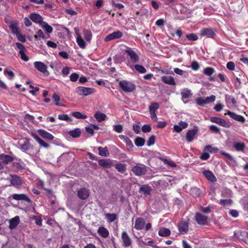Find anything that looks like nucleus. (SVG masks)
<instances>
[{"instance_id": "nucleus-1", "label": "nucleus", "mask_w": 248, "mask_h": 248, "mask_svg": "<svg viewBox=\"0 0 248 248\" xmlns=\"http://www.w3.org/2000/svg\"><path fill=\"white\" fill-rule=\"evenodd\" d=\"M119 86L125 93L132 92L136 88V86L133 83L125 80L120 81L119 83Z\"/></svg>"}, {"instance_id": "nucleus-2", "label": "nucleus", "mask_w": 248, "mask_h": 248, "mask_svg": "<svg viewBox=\"0 0 248 248\" xmlns=\"http://www.w3.org/2000/svg\"><path fill=\"white\" fill-rule=\"evenodd\" d=\"M131 170L136 176H142L146 174L147 168L143 164H138L132 167Z\"/></svg>"}, {"instance_id": "nucleus-3", "label": "nucleus", "mask_w": 248, "mask_h": 248, "mask_svg": "<svg viewBox=\"0 0 248 248\" xmlns=\"http://www.w3.org/2000/svg\"><path fill=\"white\" fill-rule=\"evenodd\" d=\"M76 93L82 96H87L95 93V90L94 88L84 87H78L76 89Z\"/></svg>"}, {"instance_id": "nucleus-4", "label": "nucleus", "mask_w": 248, "mask_h": 248, "mask_svg": "<svg viewBox=\"0 0 248 248\" xmlns=\"http://www.w3.org/2000/svg\"><path fill=\"white\" fill-rule=\"evenodd\" d=\"M200 34L202 36L212 39H215L217 37L216 30L210 28L202 29L200 31Z\"/></svg>"}, {"instance_id": "nucleus-5", "label": "nucleus", "mask_w": 248, "mask_h": 248, "mask_svg": "<svg viewBox=\"0 0 248 248\" xmlns=\"http://www.w3.org/2000/svg\"><path fill=\"white\" fill-rule=\"evenodd\" d=\"M75 33L77 36L76 41L80 48L84 49L87 46V43H85L82 37L79 34V30L78 27H75L74 29Z\"/></svg>"}, {"instance_id": "nucleus-6", "label": "nucleus", "mask_w": 248, "mask_h": 248, "mask_svg": "<svg viewBox=\"0 0 248 248\" xmlns=\"http://www.w3.org/2000/svg\"><path fill=\"white\" fill-rule=\"evenodd\" d=\"M210 120L212 123L218 124L223 127L229 128L230 127V124L229 123L219 117H212L210 118Z\"/></svg>"}, {"instance_id": "nucleus-7", "label": "nucleus", "mask_w": 248, "mask_h": 248, "mask_svg": "<svg viewBox=\"0 0 248 248\" xmlns=\"http://www.w3.org/2000/svg\"><path fill=\"white\" fill-rule=\"evenodd\" d=\"M34 66L35 68L37 69L39 72L42 73L46 75H48V72L47 70V66L43 62H34Z\"/></svg>"}, {"instance_id": "nucleus-8", "label": "nucleus", "mask_w": 248, "mask_h": 248, "mask_svg": "<svg viewBox=\"0 0 248 248\" xmlns=\"http://www.w3.org/2000/svg\"><path fill=\"white\" fill-rule=\"evenodd\" d=\"M189 222L188 220L181 221L178 224V230L181 234L187 233Z\"/></svg>"}, {"instance_id": "nucleus-9", "label": "nucleus", "mask_w": 248, "mask_h": 248, "mask_svg": "<svg viewBox=\"0 0 248 248\" xmlns=\"http://www.w3.org/2000/svg\"><path fill=\"white\" fill-rule=\"evenodd\" d=\"M198 131V127L196 125L194 126L192 129L188 130L186 134V140L189 142L193 141L194 139V137L197 134Z\"/></svg>"}, {"instance_id": "nucleus-10", "label": "nucleus", "mask_w": 248, "mask_h": 248, "mask_svg": "<svg viewBox=\"0 0 248 248\" xmlns=\"http://www.w3.org/2000/svg\"><path fill=\"white\" fill-rule=\"evenodd\" d=\"M90 194L89 189L85 187H83L78 190L77 196L79 199L83 200H86L88 198Z\"/></svg>"}, {"instance_id": "nucleus-11", "label": "nucleus", "mask_w": 248, "mask_h": 248, "mask_svg": "<svg viewBox=\"0 0 248 248\" xmlns=\"http://www.w3.org/2000/svg\"><path fill=\"white\" fill-rule=\"evenodd\" d=\"M125 52L129 56L131 61L133 62L136 63L138 62L139 60V57L132 48L128 47H127L126 49L125 50Z\"/></svg>"}, {"instance_id": "nucleus-12", "label": "nucleus", "mask_w": 248, "mask_h": 248, "mask_svg": "<svg viewBox=\"0 0 248 248\" xmlns=\"http://www.w3.org/2000/svg\"><path fill=\"white\" fill-rule=\"evenodd\" d=\"M227 113H225V115H228L232 119L242 123H244L245 121V118L241 116L236 114L233 112H232L229 110H226Z\"/></svg>"}, {"instance_id": "nucleus-13", "label": "nucleus", "mask_w": 248, "mask_h": 248, "mask_svg": "<svg viewBox=\"0 0 248 248\" xmlns=\"http://www.w3.org/2000/svg\"><path fill=\"white\" fill-rule=\"evenodd\" d=\"M12 197L16 201H24L29 203L31 202V200L25 194H14Z\"/></svg>"}, {"instance_id": "nucleus-14", "label": "nucleus", "mask_w": 248, "mask_h": 248, "mask_svg": "<svg viewBox=\"0 0 248 248\" xmlns=\"http://www.w3.org/2000/svg\"><path fill=\"white\" fill-rule=\"evenodd\" d=\"M123 34L120 31H116L107 36L105 38V41L108 42L112 40L119 39L121 38Z\"/></svg>"}, {"instance_id": "nucleus-15", "label": "nucleus", "mask_w": 248, "mask_h": 248, "mask_svg": "<svg viewBox=\"0 0 248 248\" xmlns=\"http://www.w3.org/2000/svg\"><path fill=\"white\" fill-rule=\"evenodd\" d=\"M195 219L199 224L205 225L207 222L208 217L206 216L198 213L195 215Z\"/></svg>"}, {"instance_id": "nucleus-16", "label": "nucleus", "mask_w": 248, "mask_h": 248, "mask_svg": "<svg viewBox=\"0 0 248 248\" xmlns=\"http://www.w3.org/2000/svg\"><path fill=\"white\" fill-rule=\"evenodd\" d=\"M30 18L33 22L38 24L40 25L42 24V23L44 22L42 16L39 14L36 13L31 14L30 15Z\"/></svg>"}, {"instance_id": "nucleus-17", "label": "nucleus", "mask_w": 248, "mask_h": 248, "mask_svg": "<svg viewBox=\"0 0 248 248\" xmlns=\"http://www.w3.org/2000/svg\"><path fill=\"white\" fill-rule=\"evenodd\" d=\"M11 177L10 182L13 186L17 187L22 184V181L20 177L14 175H11Z\"/></svg>"}, {"instance_id": "nucleus-18", "label": "nucleus", "mask_w": 248, "mask_h": 248, "mask_svg": "<svg viewBox=\"0 0 248 248\" xmlns=\"http://www.w3.org/2000/svg\"><path fill=\"white\" fill-rule=\"evenodd\" d=\"M122 239L123 240V245L124 247H128L131 245V239L125 232H124L122 233Z\"/></svg>"}, {"instance_id": "nucleus-19", "label": "nucleus", "mask_w": 248, "mask_h": 248, "mask_svg": "<svg viewBox=\"0 0 248 248\" xmlns=\"http://www.w3.org/2000/svg\"><path fill=\"white\" fill-rule=\"evenodd\" d=\"M162 81L165 84L174 86L176 84L174 78L170 76H163L161 77Z\"/></svg>"}, {"instance_id": "nucleus-20", "label": "nucleus", "mask_w": 248, "mask_h": 248, "mask_svg": "<svg viewBox=\"0 0 248 248\" xmlns=\"http://www.w3.org/2000/svg\"><path fill=\"white\" fill-rule=\"evenodd\" d=\"M145 226V221L141 217H138L135 220L134 227L137 230L142 229Z\"/></svg>"}, {"instance_id": "nucleus-21", "label": "nucleus", "mask_w": 248, "mask_h": 248, "mask_svg": "<svg viewBox=\"0 0 248 248\" xmlns=\"http://www.w3.org/2000/svg\"><path fill=\"white\" fill-rule=\"evenodd\" d=\"M20 219L18 216H16L9 220V228L11 230L15 229L19 223Z\"/></svg>"}, {"instance_id": "nucleus-22", "label": "nucleus", "mask_w": 248, "mask_h": 248, "mask_svg": "<svg viewBox=\"0 0 248 248\" xmlns=\"http://www.w3.org/2000/svg\"><path fill=\"white\" fill-rule=\"evenodd\" d=\"M82 35L85 43H90L93 36L91 31L90 30H84L82 31Z\"/></svg>"}, {"instance_id": "nucleus-23", "label": "nucleus", "mask_w": 248, "mask_h": 248, "mask_svg": "<svg viewBox=\"0 0 248 248\" xmlns=\"http://www.w3.org/2000/svg\"><path fill=\"white\" fill-rule=\"evenodd\" d=\"M38 132L44 139L48 140H52L54 139V136L52 134L43 129L38 130Z\"/></svg>"}, {"instance_id": "nucleus-24", "label": "nucleus", "mask_w": 248, "mask_h": 248, "mask_svg": "<svg viewBox=\"0 0 248 248\" xmlns=\"http://www.w3.org/2000/svg\"><path fill=\"white\" fill-rule=\"evenodd\" d=\"M151 190L152 188L151 186L147 185H144L140 186L139 189V192L145 195H148L150 194Z\"/></svg>"}, {"instance_id": "nucleus-25", "label": "nucleus", "mask_w": 248, "mask_h": 248, "mask_svg": "<svg viewBox=\"0 0 248 248\" xmlns=\"http://www.w3.org/2000/svg\"><path fill=\"white\" fill-rule=\"evenodd\" d=\"M203 175L210 181L214 182L217 181V178L213 173L210 170L203 171Z\"/></svg>"}, {"instance_id": "nucleus-26", "label": "nucleus", "mask_w": 248, "mask_h": 248, "mask_svg": "<svg viewBox=\"0 0 248 248\" xmlns=\"http://www.w3.org/2000/svg\"><path fill=\"white\" fill-rule=\"evenodd\" d=\"M98 164L103 167L110 168L112 162L109 159H102L98 161Z\"/></svg>"}, {"instance_id": "nucleus-27", "label": "nucleus", "mask_w": 248, "mask_h": 248, "mask_svg": "<svg viewBox=\"0 0 248 248\" xmlns=\"http://www.w3.org/2000/svg\"><path fill=\"white\" fill-rule=\"evenodd\" d=\"M233 147L237 151L243 152L246 148V145L243 142H235L233 143Z\"/></svg>"}, {"instance_id": "nucleus-28", "label": "nucleus", "mask_w": 248, "mask_h": 248, "mask_svg": "<svg viewBox=\"0 0 248 248\" xmlns=\"http://www.w3.org/2000/svg\"><path fill=\"white\" fill-rule=\"evenodd\" d=\"M94 117L98 122H101L107 119V115L99 111H97L95 113Z\"/></svg>"}, {"instance_id": "nucleus-29", "label": "nucleus", "mask_w": 248, "mask_h": 248, "mask_svg": "<svg viewBox=\"0 0 248 248\" xmlns=\"http://www.w3.org/2000/svg\"><path fill=\"white\" fill-rule=\"evenodd\" d=\"M98 234L103 238H107L109 235L108 231L104 227H100L97 230Z\"/></svg>"}, {"instance_id": "nucleus-30", "label": "nucleus", "mask_w": 248, "mask_h": 248, "mask_svg": "<svg viewBox=\"0 0 248 248\" xmlns=\"http://www.w3.org/2000/svg\"><path fill=\"white\" fill-rule=\"evenodd\" d=\"M0 159L3 161V162L5 164H7L13 161V158L11 156L4 154H2L0 155Z\"/></svg>"}, {"instance_id": "nucleus-31", "label": "nucleus", "mask_w": 248, "mask_h": 248, "mask_svg": "<svg viewBox=\"0 0 248 248\" xmlns=\"http://www.w3.org/2000/svg\"><path fill=\"white\" fill-rule=\"evenodd\" d=\"M181 94L183 99H186L192 95L191 91L187 88L182 90Z\"/></svg>"}, {"instance_id": "nucleus-32", "label": "nucleus", "mask_w": 248, "mask_h": 248, "mask_svg": "<svg viewBox=\"0 0 248 248\" xmlns=\"http://www.w3.org/2000/svg\"><path fill=\"white\" fill-rule=\"evenodd\" d=\"M99 155L101 156L107 157L109 155V152L107 147H102L101 146L98 148Z\"/></svg>"}, {"instance_id": "nucleus-33", "label": "nucleus", "mask_w": 248, "mask_h": 248, "mask_svg": "<svg viewBox=\"0 0 248 248\" xmlns=\"http://www.w3.org/2000/svg\"><path fill=\"white\" fill-rule=\"evenodd\" d=\"M128 65L131 69H132L133 67L134 66L135 69L140 73L144 74L146 72V69L142 65L139 64H136L134 66L130 64Z\"/></svg>"}, {"instance_id": "nucleus-34", "label": "nucleus", "mask_w": 248, "mask_h": 248, "mask_svg": "<svg viewBox=\"0 0 248 248\" xmlns=\"http://www.w3.org/2000/svg\"><path fill=\"white\" fill-rule=\"evenodd\" d=\"M170 234V231L167 228H161L158 231V235L160 236L166 237Z\"/></svg>"}, {"instance_id": "nucleus-35", "label": "nucleus", "mask_w": 248, "mask_h": 248, "mask_svg": "<svg viewBox=\"0 0 248 248\" xmlns=\"http://www.w3.org/2000/svg\"><path fill=\"white\" fill-rule=\"evenodd\" d=\"M30 148V140L26 139L24 143L20 145V149L23 151H27Z\"/></svg>"}, {"instance_id": "nucleus-36", "label": "nucleus", "mask_w": 248, "mask_h": 248, "mask_svg": "<svg viewBox=\"0 0 248 248\" xmlns=\"http://www.w3.org/2000/svg\"><path fill=\"white\" fill-rule=\"evenodd\" d=\"M68 134L73 138H76L80 136L81 131L79 128H76L74 130L70 131Z\"/></svg>"}, {"instance_id": "nucleus-37", "label": "nucleus", "mask_w": 248, "mask_h": 248, "mask_svg": "<svg viewBox=\"0 0 248 248\" xmlns=\"http://www.w3.org/2000/svg\"><path fill=\"white\" fill-rule=\"evenodd\" d=\"M218 149L216 147H213L212 145H206L204 148V151H208L211 153H216L218 152Z\"/></svg>"}, {"instance_id": "nucleus-38", "label": "nucleus", "mask_w": 248, "mask_h": 248, "mask_svg": "<svg viewBox=\"0 0 248 248\" xmlns=\"http://www.w3.org/2000/svg\"><path fill=\"white\" fill-rule=\"evenodd\" d=\"M43 29H45L46 32L48 33H50L53 31V28L51 26L49 25L47 23L44 22L42 23V24L40 25Z\"/></svg>"}, {"instance_id": "nucleus-39", "label": "nucleus", "mask_w": 248, "mask_h": 248, "mask_svg": "<svg viewBox=\"0 0 248 248\" xmlns=\"http://www.w3.org/2000/svg\"><path fill=\"white\" fill-rule=\"evenodd\" d=\"M72 115L76 118L79 119H84L87 118L86 115L78 111L72 112Z\"/></svg>"}, {"instance_id": "nucleus-40", "label": "nucleus", "mask_w": 248, "mask_h": 248, "mask_svg": "<svg viewBox=\"0 0 248 248\" xmlns=\"http://www.w3.org/2000/svg\"><path fill=\"white\" fill-rule=\"evenodd\" d=\"M145 140L141 137H137L135 140V144L138 147H141L144 145Z\"/></svg>"}, {"instance_id": "nucleus-41", "label": "nucleus", "mask_w": 248, "mask_h": 248, "mask_svg": "<svg viewBox=\"0 0 248 248\" xmlns=\"http://www.w3.org/2000/svg\"><path fill=\"white\" fill-rule=\"evenodd\" d=\"M115 167L116 169L121 173H123L126 170V167L124 164H117L115 165Z\"/></svg>"}, {"instance_id": "nucleus-42", "label": "nucleus", "mask_w": 248, "mask_h": 248, "mask_svg": "<svg viewBox=\"0 0 248 248\" xmlns=\"http://www.w3.org/2000/svg\"><path fill=\"white\" fill-rule=\"evenodd\" d=\"M9 28H10V30L11 31V32L13 34H17L18 33H19L20 32L19 30V29L17 27V26L15 23H12V24H11L10 25Z\"/></svg>"}, {"instance_id": "nucleus-43", "label": "nucleus", "mask_w": 248, "mask_h": 248, "mask_svg": "<svg viewBox=\"0 0 248 248\" xmlns=\"http://www.w3.org/2000/svg\"><path fill=\"white\" fill-rule=\"evenodd\" d=\"M105 216L108 222H112L117 218V215L115 214H106Z\"/></svg>"}, {"instance_id": "nucleus-44", "label": "nucleus", "mask_w": 248, "mask_h": 248, "mask_svg": "<svg viewBox=\"0 0 248 248\" xmlns=\"http://www.w3.org/2000/svg\"><path fill=\"white\" fill-rule=\"evenodd\" d=\"M186 37L189 41H196L198 39V35L193 33H191L186 34Z\"/></svg>"}, {"instance_id": "nucleus-45", "label": "nucleus", "mask_w": 248, "mask_h": 248, "mask_svg": "<svg viewBox=\"0 0 248 248\" xmlns=\"http://www.w3.org/2000/svg\"><path fill=\"white\" fill-rule=\"evenodd\" d=\"M159 108V105L157 103H152L150 105L149 109L150 112H155Z\"/></svg>"}, {"instance_id": "nucleus-46", "label": "nucleus", "mask_w": 248, "mask_h": 248, "mask_svg": "<svg viewBox=\"0 0 248 248\" xmlns=\"http://www.w3.org/2000/svg\"><path fill=\"white\" fill-rule=\"evenodd\" d=\"M58 119L60 120L70 122L72 119L68 116L67 114H60L58 115Z\"/></svg>"}, {"instance_id": "nucleus-47", "label": "nucleus", "mask_w": 248, "mask_h": 248, "mask_svg": "<svg viewBox=\"0 0 248 248\" xmlns=\"http://www.w3.org/2000/svg\"><path fill=\"white\" fill-rule=\"evenodd\" d=\"M52 98L55 102H56V105L58 106H63V104L61 103H59L60 97L58 94L55 93L52 95Z\"/></svg>"}, {"instance_id": "nucleus-48", "label": "nucleus", "mask_w": 248, "mask_h": 248, "mask_svg": "<svg viewBox=\"0 0 248 248\" xmlns=\"http://www.w3.org/2000/svg\"><path fill=\"white\" fill-rule=\"evenodd\" d=\"M215 72V70L212 67H207L204 69L203 73L207 76H211Z\"/></svg>"}, {"instance_id": "nucleus-49", "label": "nucleus", "mask_w": 248, "mask_h": 248, "mask_svg": "<svg viewBox=\"0 0 248 248\" xmlns=\"http://www.w3.org/2000/svg\"><path fill=\"white\" fill-rule=\"evenodd\" d=\"M161 160L165 164L167 165H168L171 167L174 168L176 166V164L175 162L173 161L169 160L165 158H161Z\"/></svg>"}, {"instance_id": "nucleus-50", "label": "nucleus", "mask_w": 248, "mask_h": 248, "mask_svg": "<svg viewBox=\"0 0 248 248\" xmlns=\"http://www.w3.org/2000/svg\"><path fill=\"white\" fill-rule=\"evenodd\" d=\"M119 137L121 139H124L126 145L128 146L132 147L133 146V143L131 140L127 137L124 135H120Z\"/></svg>"}, {"instance_id": "nucleus-51", "label": "nucleus", "mask_w": 248, "mask_h": 248, "mask_svg": "<svg viewBox=\"0 0 248 248\" xmlns=\"http://www.w3.org/2000/svg\"><path fill=\"white\" fill-rule=\"evenodd\" d=\"M196 102L197 104L200 106H203L205 104H206L205 100V98L202 97H199L196 99Z\"/></svg>"}, {"instance_id": "nucleus-52", "label": "nucleus", "mask_w": 248, "mask_h": 248, "mask_svg": "<svg viewBox=\"0 0 248 248\" xmlns=\"http://www.w3.org/2000/svg\"><path fill=\"white\" fill-rule=\"evenodd\" d=\"M113 127V130L118 133H122L123 130V126L121 124L114 125Z\"/></svg>"}, {"instance_id": "nucleus-53", "label": "nucleus", "mask_w": 248, "mask_h": 248, "mask_svg": "<svg viewBox=\"0 0 248 248\" xmlns=\"http://www.w3.org/2000/svg\"><path fill=\"white\" fill-rule=\"evenodd\" d=\"M216 100V96L212 95L210 96H207L205 98V102L206 104H209L214 102Z\"/></svg>"}, {"instance_id": "nucleus-54", "label": "nucleus", "mask_w": 248, "mask_h": 248, "mask_svg": "<svg viewBox=\"0 0 248 248\" xmlns=\"http://www.w3.org/2000/svg\"><path fill=\"white\" fill-rule=\"evenodd\" d=\"M190 67L194 71H197L200 68L199 63L196 61H193L191 62Z\"/></svg>"}, {"instance_id": "nucleus-55", "label": "nucleus", "mask_w": 248, "mask_h": 248, "mask_svg": "<svg viewBox=\"0 0 248 248\" xmlns=\"http://www.w3.org/2000/svg\"><path fill=\"white\" fill-rule=\"evenodd\" d=\"M232 202V201L230 199L220 200L219 201V203L221 205L226 206L231 204Z\"/></svg>"}, {"instance_id": "nucleus-56", "label": "nucleus", "mask_w": 248, "mask_h": 248, "mask_svg": "<svg viewBox=\"0 0 248 248\" xmlns=\"http://www.w3.org/2000/svg\"><path fill=\"white\" fill-rule=\"evenodd\" d=\"M16 45L17 48L19 49V53H21L22 52H25L26 48L22 44L19 43H16Z\"/></svg>"}, {"instance_id": "nucleus-57", "label": "nucleus", "mask_w": 248, "mask_h": 248, "mask_svg": "<svg viewBox=\"0 0 248 248\" xmlns=\"http://www.w3.org/2000/svg\"><path fill=\"white\" fill-rule=\"evenodd\" d=\"M155 136L154 135L151 136L149 137L147 140V145L148 146H151L155 143Z\"/></svg>"}, {"instance_id": "nucleus-58", "label": "nucleus", "mask_w": 248, "mask_h": 248, "mask_svg": "<svg viewBox=\"0 0 248 248\" xmlns=\"http://www.w3.org/2000/svg\"><path fill=\"white\" fill-rule=\"evenodd\" d=\"M151 129V127L148 124H144L141 127V130L144 133L150 132Z\"/></svg>"}, {"instance_id": "nucleus-59", "label": "nucleus", "mask_w": 248, "mask_h": 248, "mask_svg": "<svg viewBox=\"0 0 248 248\" xmlns=\"http://www.w3.org/2000/svg\"><path fill=\"white\" fill-rule=\"evenodd\" d=\"M32 218L35 221V223L37 225H38L39 226H42V219L40 217L34 216Z\"/></svg>"}, {"instance_id": "nucleus-60", "label": "nucleus", "mask_w": 248, "mask_h": 248, "mask_svg": "<svg viewBox=\"0 0 248 248\" xmlns=\"http://www.w3.org/2000/svg\"><path fill=\"white\" fill-rule=\"evenodd\" d=\"M79 78V75L76 73H72L70 76V80L72 82H76Z\"/></svg>"}, {"instance_id": "nucleus-61", "label": "nucleus", "mask_w": 248, "mask_h": 248, "mask_svg": "<svg viewBox=\"0 0 248 248\" xmlns=\"http://www.w3.org/2000/svg\"><path fill=\"white\" fill-rule=\"evenodd\" d=\"M140 126L139 124H135L133 125V130L136 134H139L140 132Z\"/></svg>"}, {"instance_id": "nucleus-62", "label": "nucleus", "mask_w": 248, "mask_h": 248, "mask_svg": "<svg viewBox=\"0 0 248 248\" xmlns=\"http://www.w3.org/2000/svg\"><path fill=\"white\" fill-rule=\"evenodd\" d=\"M209 129L213 132L215 133H218L220 131V129L215 125H211L209 126Z\"/></svg>"}, {"instance_id": "nucleus-63", "label": "nucleus", "mask_w": 248, "mask_h": 248, "mask_svg": "<svg viewBox=\"0 0 248 248\" xmlns=\"http://www.w3.org/2000/svg\"><path fill=\"white\" fill-rule=\"evenodd\" d=\"M24 119L26 121L31 123H33L34 121V117L29 114H26L25 115Z\"/></svg>"}, {"instance_id": "nucleus-64", "label": "nucleus", "mask_w": 248, "mask_h": 248, "mask_svg": "<svg viewBox=\"0 0 248 248\" xmlns=\"http://www.w3.org/2000/svg\"><path fill=\"white\" fill-rule=\"evenodd\" d=\"M227 68L231 71H233L235 69V65L233 62H229L227 63L226 65Z\"/></svg>"}]
</instances>
